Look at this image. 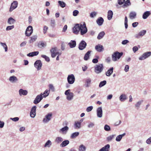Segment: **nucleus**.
I'll return each mask as SVG.
<instances>
[{
    "mask_svg": "<svg viewBox=\"0 0 151 151\" xmlns=\"http://www.w3.org/2000/svg\"><path fill=\"white\" fill-rule=\"evenodd\" d=\"M123 55V53L121 52L119 53L118 52H114L112 55V59L114 61H115L117 59H119L121 56Z\"/></svg>",
    "mask_w": 151,
    "mask_h": 151,
    "instance_id": "1",
    "label": "nucleus"
},
{
    "mask_svg": "<svg viewBox=\"0 0 151 151\" xmlns=\"http://www.w3.org/2000/svg\"><path fill=\"white\" fill-rule=\"evenodd\" d=\"M104 66L102 64L96 65L94 67V72L96 73H101L103 70Z\"/></svg>",
    "mask_w": 151,
    "mask_h": 151,
    "instance_id": "2",
    "label": "nucleus"
},
{
    "mask_svg": "<svg viewBox=\"0 0 151 151\" xmlns=\"http://www.w3.org/2000/svg\"><path fill=\"white\" fill-rule=\"evenodd\" d=\"M50 51L51 54V57L53 58L55 57L57 55H60L61 54V52H60L57 51L56 47L52 48L50 50Z\"/></svg>",
    "mask_w": 151,
    "mask_h": 151,
    "instance_id": "3",
    "label": "nucleus"
},
{
    "mask_svg": "<svg viewBox=\"0 0 151 151\" xmlns=\"http://www.w3.org/2000/svg\"><path fill=\"white\" fill-rule=\"evenodd\" d=\"M81 34L83 35L85 34L87 31V29L86 27V23L84 22L83 24H81V30H80Z\"/></svg>",
    "mask_w": 151,
    "mask_h": 151,
    "instance_id": "4",
    "label": "nucleus"
},
{
    "mask_svg": "<svg viewBox=\"0 0 151 151\" xmlns=\"http://www.w3.org/2000/svg\"><path fill=\"white\" fill-rule=\"evenodd\" d=\"M33 29L32 27L31 26H29L27 28L25 34L26 36L29 37L33 32Z\"/></svg>",
    "mask_w": 151,
    "mask_h": 151,
    "instance_id": "5",
    "label": "nucleus"
},
{
    "mask_svg": "<svg viewBox=\"0 0 151 151\" xmlns=\"http://www.w3.org/2000/svg\"><path fill=\"white\" fill-rule=\"evenodd\" d=\"M81 30V24H76L73 28V32L75 34H77Z\"/></svg>",
    "mask_w": 151,
    "mask_h": 151,
    "instance_id": "6",
    "label": "nucleus"
},
{
    "mask_svg": "<svg viewBox=\"0 0 151 151\" xmlns=\"http://www.w3.org/2000/svg\"><path fill=\"white\" fill-rule=\"evenodd\" d=\"M67 80L69 83L70 84H73L75 80V78L74 75L73 74L69 75L67 78Z\"/></svg>",
    "mask_w": 151,
    "mask_h": 151,
    "instance_id": "7",
    "label": "nucleus"
},
{
    "mask_svg": "<svg viewBox=\"0 0 151 151\" xmlns=\"http://www.w3.org/2000/svg\"><path fill=\"white\" fill-rule=\"evenodd\" d=\"M151 55V52H146L144 53L139 58V59L141 60H143L148 58Z\"/></svg>",
    "mask_w": 151,
    "mask_h": 151,
    "instance_id": "8",
    "label": "nucleus"
},
{
    "mask_svg": "<svg viewBox=\"0 0 151 151\" xmlns=\"http://www.w3.org/2000/svg\"><path fill=\"white\" fill-rule=\"evenodd\" d=\"M87 45V44L84 41H82L79 43L78 48L79 50H82L85 49Z\"/></svg>",
    "mask_w": 151,
    "mask_h": 151,
    "instance_id": "9",
    "label": "nucleus"
},
{
    "mask_svg": "<svg viewBox=\"0 0 151 151\" xmlns=\"http://www.w3.org/2000/svg\"><path fill=\"white\" fill-rule=\"evenodd\" d=\"M42 65L41 62L40 60H37L34 63L35 67L38 70H39L41 68Z\"/></svg>",
    "mask_w": 151,
    "mask_h": 151,
    "instance_id": "10",
    "label": "nucleus"
},
{
    "mask_svg": "<svg viewBox=\"0 0 151 151\" xmlns=\"http://www.w3.org/2000/svg\"><path fill=\"white\" fill-rule=\"evenodd\" d=\"M43 97L42 93L40 95H37L34 101V103L35 104L38 103L42 99Z\"/></svg>",
    "mask_w": 151,
    "mask_h": 151,
    "instance_id": "11",
    "label": "nucleus"
},
{
    "mask_svg": "<svg viewBox=\"0 0 151 151\" xmlns=\"http://www.w3.org/2000/svg\"><path fill=\"white\" fill-rule=\"evenodd\" d=\"M36 106H34L32 108L30 113V115L32 117L34 118L35 117L36 115Z\"/></svg>",
    "mask_w": 151,
    "mask_h": 151,
    "instance_id": "12",
    "label": "nucleus"
},
{
    "mask_svg": "<svg viewBox=\"0 0 151 151\" xmlns=\"http://www.w3.org/2000/svg\"><path fill=\"white\" fill-rule=\"evenodd\" d=\"M17 2L16 1H14L12 3L9 10V12H11L13 9H15L17 7Z\"/></svg>",
    "mask_w": 151,
    "mask_h": 151,
    "instance_id": "13",
    "label": "nucleus"
},
{
    "mask_svg": "<svg viewBox=\"0 0 151 151\" xmlns=\"http://www.w3.org/2000/svg\"><path fill=\"white\" fill-rule=\"evenodd\" d=\"M95 48L96 51L99 52H101L104 50L103 46L100 44L96 45Z\"/></svg>",
    "mask_w": 151,
    "mask_h": 151,
    "instance_id": "14",
    "label": "nucleus"
},
{
    "mask_svg": "<svg viewBox=\"0 0 151 151\" xmlns=\"http://www.w3.org/2000/svg\"><path fill=\"white\" fill-rule=\"evenodd\" d=\"M97 116L99 117H101L102 116V110L101 107L98 108L97 110Z\"/></svg>",
    "mask_w": 151,
    "mask_h": 151,
    "instance_id": "15",
    "label": "nucleus"
},
{
    "mask_svg": "<svg viewBox=\"0 0 151 151\" xmlns=\"http://www.w3.org/2000/svg\"><path fill=\"white\" fill-rule=\"evenodd\" d=\"M52 114L51 113L47 114L46 116V119H44L43 120V122H46L50 121L52 117Z\"/></svg>",
    "mask_w": 151,
    "mask_h": 151,
    "instance_id": "16",
    "label": "nucleus"
},
{
    "mask_svg": "<svg viewBox=\"0 0 151 151\" xmlns=\"http://www.w3.org/2000/svg\"><path fill=\"white\" fill-rule=\"evenodd\" d=\"M104 22V20L101 17H99L96 20V22L99 26L101 25Z\"/></svg>",
    "mask_w": 151,
    "mask_h": 151,
    "instance_id": "17",
    "label": "nucleus"
},
{
    "mask_svg": "<svg viewBox=\"0 0 151 151\" xmlns=\"http://www.w3.org/2000/svg\"><path fill=\"white\" fill-rule=\"evenodd\" d=\"M110 145L107 144L101 149L99 151H109Z\"/></svg>",
    "mask_w": 151,
    "mask_h": 151,
    "instance_id": "18",
    "label": "nucleus"
},
{
    "mask_svg": "<svg viewBox=\"0 0 151 151\" xmlns=\"http://www.w3.org/2000/svg\"><path fill=\"white\" fill-rule=\"evenodd\" d=\"M19 94L20 96L22 95H26L28 93L27 90H23L22 89H21L19 90Z\"/></svg>",
    "mask_w": 151,
    "mask_h": 151,
    "instance_id": "19",
    "label": "nucleus"
},
{
    "mask_svg": "<svg viewBox=\"0 0 151 151\" xmlns=\"http://www.w3.org/2000/svg\"><path fill=\"white\" fill-rule=\"evenodd\" d=\"M38 51H35L32 52H30L27 54V56L29 57H33L34 56L37 55L39 54Z\"/></svg>",
    "mask_w": 151,
    "mask_h": 151,
    "instance_id": "20",
    "label": "nucleus"
},
{
    "mask_svg": "<svg viewBox=\"0 0 151 151\" xmlns=\"http://www.w3.org/2000/svg\"><path fill=\"white\" fill-rule=\"evenodd\" d=\"M113 68H111L110 69L108 70L106 72V76H109L113 72Z\"/></svg>",
    "mask_w": 151,
    "mask_h": 151,
    "instance_id": "21",
    "label": "nucleus"
},
{
    "mask_svg": "<svg viewBox=\"0 0 151 151\" xmlns=\"http://www.w3.org/2000/svg\"><path fill=\"white\" fill-rule=\"evenodd\" d=\"M91 52V51H88L85 54L84 57V59L85 60H87L88 59L89 57V55L90 54Z\"/></svg>",
    "mask_w": 151,
    "mask_h": 151,
    "instance_id": "22",
    "label": "nucleus"
},
{
    "mask_svg": "<svg viewBox=\"0 0 151 151\" xmlns=\"http://www.w3.org/2000/svg\"><path fill=\"white\" fill-rule=\"evenodd\" d=\"M68 45L70 47H74L76 45V42L75 41L71 40L70 42L68 43Z\"/></svg>",
    "mask_w": 151,
    "mask_h": 151,
    "instance_id": "23",
    "label": "nucleus"
},
{
    "mask_svg": "<svg viewBox=\"0 0 151 151\" xmlns=\"http://www.w3.org/2000/svg\"><path fill=\"white\" fill-rule=\"evenodd\" d=\"M151 13L150 11H146L143 14L142 17L144 19H146L150 15Z\"/></svg>",
    "mask_w": 151,
    "mask_h": 151,
    "instance_id": "24",
    "label": "nucleus"
},
{
    "mask_svg": "<svg viewBox=\"0 0 151 151\" xmlns=\"http://www.w3.org/2000/svg\"><path fill=\"white\" fill-rule=\"evenodd\" d=\"M136 14L134 12H131L129 14V17L131 19H133L135 18Z\"/></svg>",
    "mask_w": 151,
    "mask_h": 151,
    "instance_id": "25",
    "label": "nucleus"
},
{
    "mask_svg": "<svg viewBox=\"0 0 151 151\" xmlns=\"http://www.w3.org/2000/svg\"><path fill=\"white\" fill-rule=\"evenodd\" d=\"M69 141L68 140H66L64 141L60 145V146L62 147H63L67 145L69 143Z\"/></svg>",
    "mask_w": 151,
    "mask_h": 151,
    "instance_id": "26",
    "label": "nucleus"
},
{
    "mask_svg": "<svg viewBox=\"0 0 151 151\" xmlns=\"http://www.w3.org/2000/svg\"><path fill=\"white\" fill-rule=\"evenodd\" d=\"M113 15V13L112 11L111 10L109 11L108 12V19L109 20L111 19Z\"/></svg>",
    "mask_w": 151,
    "mask_h": 151,
    "instance_id": "27",
    "label": "nucleus"
},
{
    "mask_svg": "<svg viewBox=\"0 0 151 151\" xmlns=\"http://www.w3.org/2000/svg\"><path fill=\"white\" fill-rule=\"evenodd\" d=\"M9 80L12 82H14L17 81L18 79L16 76H13L10 77L9 78Z\"/></svg>",
    "mask_w": 151,
    "mask_h": 151,
    "instance_id": "28",
    "label": "nucleus"
},
{
    "mask_svg": "<svg viewBox=\"0 0 151 151\" xmlns=\"http://www.w3.org/2000/svg\"><path fill=\"white\" fill-rule=\"evenodd\" d=\"M75 128V129H79L81 127V122H76L74 124Z\"/></svg>",
    "mask_w": 151,
    "mask_h": 151,
    "instance_id": "29",
    "label": "nucleus"
},
{
    "mask_svg": "<svg viewBox=\"0 0 151 151\" xmlns=\"http://www.w3.org/2000/svg\"><path fill=\"white\" fill-rule=\"evenodd\" d=\"M105 33L104 32L102 31L100 32L98 35L97 36V38L99 40H100L105 35Z\"/></svg>",
    "mask_w": 151,
    "mask_h": 151,
    "instance_id": "30",
    "label": "nucleus"
},
{
    "mask_svg": "<svg viewBox=\"0 0 151 151\" xmlns=\"http://www.w3.org/2000/svg\"><path fill=\"white\" fill-rule=\"evenodd\" d=\"M131 4L129 0H127L125 2L124 4L122 5L123 8H125V7H127L128 6H129Z\"/></svg>",
    "mask_w": 151,
    "mask_h": 151,
    "instance_id": "31",
    "label": "nucleus"
},
{
    "mask_svg": "<svg viewBox=\"0 0 151 151\" xmlns=\"http://www.w3.org/2000/svg\"><path fill=\"white\" fill-rule=\"evenodd\" d=\"M119 99L121 101H123L127 99V97L125 95L122 94L120 96Z\"/></svg>",
    "mask_w": 151,
    "mask_h": 151,
    "instance_id": "32",
    "label": "nucleus"
},
{
    "mask_svg": "<svg viewBox=\"0 0 151 151\" xmlns=\"http://www.w3.org/2000/svg\"><path fill=\"white\" fill-rule=\"evenodd\" d=\"M30 40L29 41L30 43H32L36 40L37 38V37L36 35H34L30 37Z\"/></svg>",
    "mask_w": 151,
    "mask_h": 151,
    "instance_id": "33",
    "label": "nucleus"
},
{
    "mask_svg": "<svg viewBox=\"0 0 151 151\" xmlns=\"http://www.w3.org/2000/svg\"><path fill=\"white\" fill-rule=\"evenodd\" d=\"M86 147L83 145H81L79 148V151H85Z\"/></svg>",
    "mask_w": 151,
    "mask_h": 151,
    "instance_id": "34",
    "label": "nucleus"
},
{
    "mask_svg": "<svg viewBox=\"0 0 151 151\" xmlns=\"http://www.w3.org/2000/svg\"><path fill=\"white\" fill-rule=\"evenodd\" d=\"M79 134V132H75L73 133L71 136V138L72 139H74L76 137L78 136Z\"/></svg>",
    "mask_w": 151,
    "mask_h": 151,
    "instance_id": "35",
    "label": "nucleus"
},
{
    "mask_svg": "<svg viewBox=\"0 0 151 151\" xmlns=\"http://www.w3.org/2000/svg\"><path fill=\"white\" fill-rule=\"evenodd\" d=\"M15 22V20L13 18L10 17L8 20V22L10 24H13Z\"/></svg>",
    "mask_w": 151,
    "mask_h": 151,
    "instance_id": "36",
    "label": "nucleus"
},
{
    "mask_svg": "<svg viewBox=\"0 0 151 151\" xmlns=\"http://www.w3.org/2000/svg\"><path fill=\"white\" fill-rule=\"evenodd\" d=\"M49 92L50 91H48L47 90H46L43 93H42V96L43 95V97H47L49 95L50 93Z\"/></svg>",
    "mask_w": 151,
    "mask_h": 151,
    "instance_id": "37",
    "label": "nucleus"
},
{
    "mask_svg": "<svg viewBox=\"0 0 151 151\" xmlns=\"http://www.w3.org/2000/svg\"><path fill=\"white\" fill-rule=\"evenodd\" d=\"M73 94L72 93H70L69 94L67 95V99L68 100H71L73 98Z\"/></svg>",
    "mask_w": 151,
    "mask_h": 151,
    "instance_id": "38",
    "label": "nucleus"
},
{
    "mask_svg": "<svg viewBox=\"0 0 151 151\" xmlns=\"http://www.w3.org/2000/svg\"><path fill=\"white\" fill-rule=\"evenodd\" d=\"M125 134H124L122 135H120L117 136L116 138V140L118 142L120 141L122 137Z\"/></svg>",
    "mask_w": 151,
    "mask_h": 151,
    "instance_id": "39",
    "label": "nucleus"
},
{
    "mask_svg": "<svg viewBox=\"0 0 151 151\" xmlns=\"http://www.w3.org/2000/svg\"><path fill=\"white\" fill-rule=\"evenodd\" d=\"M63 141V139L61 137H58L56 138L55 142L58 143H59Z\"/></svg>",
    "mask_w": 151,
    "mask_h": 151,
    "instance_id": "40",
    "label": "nucleus"
},
{
    "mask_svg": "<svg viewBox=\"0 0 151 151\" xmlns=\"http://www.w3.org/2000/svg\"><path fill=\"white\" fill-rule=\"evenodd\" d=\"M58 3L60 6L62 8H64L66 4L65 2L61 1H59Z\"/></svg>",
    "mask_w": 151,
    "mask_h": 151,
    "instance_id": "41",
    "label": "nucleus"
},
{
    "mask_svg": "<svg viewBox=\"0 0 151 151\" xmlns=\"http://www.w3.org/2000/svg\"><path fill=\"white\" fill-rule=\"evenodd\" d=\"M1 44V45L3 46L4 47V48L5 50V51L6 52L7 51L8 48L7 47L6 44L5 43H2V42H1L0 43Z\"/></svg>",
    "mask_w": 151,
    "mask_h": 151,
    "instance_id": "42",
    "label": "nucleus"
},
{
    "mask_svg": "<svg viewBox=\"0 0 151 151\" xmlns=\"http://www.w3.org/2000/svg\"><path fill=\"white\" fill-rule=\"evenodd\" d=\"M106 81H102L99 84V87H101L103 86L106 84Z\"/></svg>",
    "mask_w": 151,
    "mask_h": 151,
    "instance_id": "43",
    "label": "nucleus"
},
{
    "mask_svg": "<svg viewBox=\"0 0 151 151\" xmlns=\"http://www.w3.org/2000/svg\"><path fill=\"white\" fill-rule=\"evenodd\" d=\"M51 145V142L50 140H48L46 142L45 145H44L45 147H49Z\"/></svg>",
    "mask_w": 151,
    "mask_h": 151,
    "instance_id": "44",
    "label": "nucleus"
},
{
    "mask_svg": "<svg viewBox=\"0 0 151 151\" xmlns=\"http://www.w3.org/2000/svg\"><path fill=\"white\" fill-rule=\"evenodd\" d=\"M41 57L45 59L46 61L47 62H49L50 59L48 57L44 55H42Z\"/></svg>",
    "mask_w": 151,
    "mask_h": 151,
    "instance_id": "45",
    "label": "nucleus"
},
{
    "mask_svg": "<svg viewBox=\"0 0 151 151\" xmlns=\"http://www.w3.org/2000/svg\"><path fill=\"white\" fill-rule=\"evenodd\" d=\"M49 90H51L52 91H55V88L53 86V85L52 84H49Z\"/></svg>",
    "mask_w": 151,
    "mask_h": 151,
    "instance_id": "46",
    "label": "nucleus"
},
{
    "mask_svg": "<svg viewBox=\"0 0 151 151\" xmlns=\"http://www.w3.org/2000/svg\"><path fill=\"white\" fill-rule=\"evenodd\" d=\"M146 31L145 30H143L141 32H140L139 33V35L140 36H143L146 33Z\"/></svg>",
    "mask_w": 151,
    "mask_h": 151,
    "instance_id": "47",
    "label": "nucleus"
},
{
    "mask_svg": "<svg viewBox=\"0 0 151 151\" xmlns=\"http://www.w3.org/2000/svg\"><path fill=\"white\" fill-rule=\"evenodd\" d=\"M115 136V135H110V136L108 137L107 138V139L108 141H110L114 137V136Z\"/></svg>",
    "mask_w": 151,
    "mask_h": 151,
    "instance_id": "48",
    "label": "nucleus"
},
{
    "mask_svg": "<svg viewBox=\"0 0 151 151\" xmlns=\"http://www.w3.org/2000/svg\"><path fill=\"white\" fill-rule=\"evenodd\" d=\"M104 129L106 131H109L110 130V127L109 125L106 124L105 126Z\"/></svg>",
    "mask_w": 151,
    "mask_h": 151,
    "instance_id": "49",
    "label": "nucleus"
},
{
    "mask_svg": "<svg viewBox=\"0 0 151 151\" xmlns=\"http://www.w3.org/2000/svg\"><path fill=\"white\" fill-rule=\"evenodd\" d=\"M143 102V101L142 100L138 102L135 105V106L136 107L138 108L141 105L142 103Z\"/></svg>",
    "mask_w": 151,
    "mask_h": 151,
    "instance_id": "50",
    "label": "nucleus"
},
{
    "mask_svg": "<svg viewBox=\"0 0 151 151\" xmlns=\"http://www.w3.org/2000/svg\"><path fill=\"white\" fill-rule=\"evenodd\" d=\"M68 129V127L67 126H65L61 129V131L62 132L67 131Z\"/></svg>",
    "mask_w": 151,
    "mask_h": 151,
    "instance_id": "51",
    "label": "nucleus"
},
{
    "mask_svg": "<svg viewBox=\"0 0 151 151\" xmlns=\"http://www.w3.org/2000/svg\"><path fill=\"white\" fill-rule=\"evenodd\" d=\"M55 24V20L54 19H52L50 21V24L52 27H54Z\"/></svg>",
    "mask_w": 151,
    "mask_h": 151,
    "instance_id": "52",
    "label": "nucleus"
},
{
    "mask_svg": "<svg viewBox=\"0 0 151 151\" xmlns=\"http://www.w3.org/2000/svg\"><path fill=\"white\" fill-rule=\"evenodd\" d=\"M14 27V25L7 26L6 28V30H9L13 29Z\"/></svg>",
    "mask_w": 151,
    "mask_h": 151,
    "instance_id": "53",
    "label": "nucleus"
},
{
    "mask_svg": "<svg viewBox=\"0 0 151 151\" xmlns=\"http://www.w3.org/2000/svg\"><path fill=\"white\" fill-rule=\"evenodd\" d=\"M48 29V27L46 26H44L43 30L44 34H45L47 32V29Z\"/></svg>",
    "mask_w": 151,
    "mask_h": 151,
    "instance_id": "54",
    "label": "nucleus"
},
{
    "mask_svg": "<svg viewBox=\"0 0 151 151\" xmlns=\"http://www.w3.org/2000/svg\"><path fill=\"white\" fill-rule=\"evenodd\" d=\"M78 13L79 12L78 10H75L73 12V15L74 16H76L78 14Z\"/></svg>",
    "mask_w": 151,
    "mask_h": 151,
    "instance_id": "55",
    "label": "nucleus"
},
{
    "mask_svg": "<svg viewBox=\"0 0 151 151\" xmlns=\"http://www.w3.org/2000/svg\"><path fill=\"white\" fill-rule=\"evenodd\" d=\"M96 14V12H93L91 13L90 14V16L92 17H93L94 16H95Z\"/></svg>",
    "mask_w": 151,
    "mask_h": 151,
    "instance_id": "56",
    "label": "nucleus"
},
{
    "mask_svg": "<svg viewBox=\"0 0 151 151\" xmlns=\"http://www.w3.org/2000/svg\"><path fill=\"white\" fill-rule=\"evenodd\" d=\"M93 108V107L92 106H90L87 107L86 109V111L87 112H89L91 111Z\"/></svg>",
    "mask_w": 151,
    "mask_h": 151,
    "instance_id": "57",
    "label": "nucleus"
},
{
    "mask_svg": "<svg viewBox=\"0 0 151 151\" xmlns=\"http://www.w3.org/2000/svg\"><path fill=\"white\" fill-rule=\"evenodd\" d=\"M125 0H118V3L119 5H122L125 2Z\"/></svg>",
    "mask_w": 151,
    "mask_h": 151,
    "instance_id": "58",
    "label": "nucleus"
},
{
    "mask_svg": "<svg viewBox=\"0 0 151 151\" xmlns=\"http://www.w3.org/2000/svg\"><path fill=\"white\" fill-rule=\"evenodd\" d=\"M138 50V48L136 46L134 47L133 48V50L134 52H135Z\"/></svg>",
    "mask_w": 151,
    "mask_h": 151,
    "instance_id": "59",
    "label": "nucleus"
},
{
    "mask_svg": "<svg viewBox=\"0 0 151 151\" xmlns=\"http://www.w3.org/2000/svg\"><path fill=\"white\" fill-rule=\"evenodd\" d=\"M11 119L14 121L16 122L18 121L19 120V118L18 117H16L14 118H11Z\"/></svg>",
    "mask_w": 151,
    "mask_h": 151,
    "instance_id": "60",
    "label": "nucleus"
},
{
    "mask_svg": "<svg viewBox=\"0 0 151 151\" xmlns=\"http://www.w3.org/2000/svg\"><path fill=\"white\" fill-rule=\"evenodd\" d=\"M146 142L148 144H150L151 143V137L147 139Z\"/></svg>",
    "mask_w": 151,
    "mask_h": 151,
    "instance_id": "61",
    "label": "nucleus"
},
{
    "mask_svg": "<svg viewBox=\"0 0 151 151\" xmlns=\"http://www.w3.org/2000/svg\"><path fill=\"white\" fill-rule=\"evenodd\" d=\"M138 24V22H135L132 23V26L133 27H137Z\"/></svg>",
    "mask_w": 151,
    "mask_h": 151,
    "instance_id": "62",
    "label": "nucleus"
},
{
    "mask_svg": "<svg viewBox=\"0 0 151 151\" xmlns=\"http://www.w3.org/2000/svg\"><path fill=\"white\" fill-rule=\"evenodd\" d=\"M129 66L127 65H126L125 66L124 68V70L126 72H127L129 70Z\"/></svg>",
    "mask_w": 151,
    "mask_h": 151,
    "instance_id": "63",
    "label": "nucleus"
},
{
    "mask_svg": "<svg viewBox=\"0 0 151 151\" xmlns=\"http://www.w3.org/2000/svg\"><path fill=\"white\" fill-rule=\"evenodd\" d=\"M129 42L127 40H125L122 41V44L123 45H125L128 42Z\"/></svg>",
    "mask_w": 151,
    "mask_h": 151,
    "instance_id": "64",
    "label": "nucleus"
}]
</instances>
